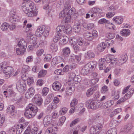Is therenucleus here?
<instances>
[{"label":"nucleus","mask_w":134,"mask_h":134,"mask_svg":"<svg viewBox=\"0 0 134 134\" xmlns=\"http://www.w3.org/2000/svg\"><path fill=\"white\" fill-rule=\"evenodd\" d=\"M71 4L70 1L65 2L63 10L59 14L60 18L63 17L65 23L70 22L71 18L75 19L78 16V14L74 8H72L69 10L71 7Z\"/></svg>","instance_id":"obj_1"},{"label":"nucleus","mask_w":134,"mask_h":134,"mask_svg":"<svg viewBox=\"0 0 134 134\" xmlns=\"http://www.w3.org/2000/svg\"><path fill=\"white\" fill-rule=\"evenodd\" d=\"M38 111V108L34 105L29 104L26 108L24 115L28 119L32 118L36 114Z\"/></svg>","instance_id":"obj_2"},{"label":"nucleus","mask_w":134,"mask_h":134,"mask_svg":"<svg viewBox=\"0 0 134 134\" xmlns=\"http://www.w3.org/2000/svg\"><path fill=\"white\" fill-rule=\"evenodd\" d=\"M16 48V52L18 55H23L25 52L27 47V43L23 38L18 42Z\"/></svg>","instance_id":"obj_3"},{"label":"nucleus","mask_w":134,"mask_h":134,"mask_svg":"<svg viewBox=\"0 0 134 134\" xmlns=\"http://www.w3.org/2000/svg\"><path fill=\"white\" fill-rule=\"evenodd\" d=\"M6 63L2 62L0 64V69H3V72L5 75L7 79L8 78L13 74L14 69L11 66H7L5 67Z\"/></svg>","instance_id":"obj_4"},{"label":"nucleus","mask_w":134,"mask_h":134,"mask_svg":"<svg viewBox=\"0 0 134 134\" xmlns=\"http://www.w3.org/2000/svg\"><path fill=\"white\" fill-rule=\"evenodd\" d=\"M49 28L47 27L46 28L45 26H42L38 27L35 32L37 35H41L40 34H42L44 37H46L49 34Z\"/></svg>","instance_id":"obj_5"},{"label":"nucleus","mask_w":134,"mask_h":134,"mask_svg":"<svg viewBox=\"0 0 134 134\" xmlns=\"http://www.w3.org/2000/svg\"><path fill=\"white\" fill-rule=\"evenodd\" d=\"M86 106L92 109H96L101 107V103L98 100H93L90 102L88 101L86 102Z\"/></svg>","instance_id":"obj_6"},{"label":"nucleus","mask_w":134,"mask_h":134,"mask_svg":"<svg viewBox=\"0 0 134 134\" xmlns=\"http://www.w3.org/2000/svg\"><path fill=\"white\" fill-rule=\"evenodd\" d=\"M134 91L133 88L130 89L127 93L126 94L124 97H122L117 101V104H120L123 102L131 97Z\"/></svg>","instance_id":"obj_7"},{"label":"nucleus","mask_w":134,"mask_h":134,"mask_svg":"<svg viewBox=\"0 0 134 134\" xmlns=\"http://www.w3.org/2000/svg\"><path fill=\"white\" fill-rule=\"evenodd\" d=\"M16 88L19 92H23L26 90V85L22 80H19L16 84Z\"/></svg>","instance_id":"obj_8"},{"label":"nucleus","mask_w":134,"mask_h":134,"mask_svg":"<svg viewBox=\"0 0 134 134\" xmlns=\"http://www.w3.org/2000/svg\"><path fill=\"white\" fill-rule=\"evenodd\" d=\"M102 10L98 8L94 7L92 8L90 11L89 13L92 14L91 16L92 17L95 18L97 16H99L101 14Z\"/></svg>","instance_id":"obj_9"},{"label":"nucleus","mask_w":134,"mask_h":134,"mask_svg":"<svg viewBox=\"0 0 134 134\" xmlns=\"http://www.w3.org/2000/svg\"><path fill=\"white\" fill-rule=\"evenodd\" d=\"M25 7L22 8V9L24 12L26 14L27 16L29 17H33L37 15V11H35V9H32L30 10L29 9H25Z\"/></svg>","instance_id":"obj_10"},{"label":"nucleus","mask_w":134,"mask_h":134,"mask_svg":"<svg viewBox=\"0 0 134 134\" xmlns=\"http://www.w3.org/2000/svg\"><path fill=\"white\" fill-rule=\"evenodd\" d=\"M102 127L103 126L100 124L92 127L90 129V132L91 134H96L102 130Z\"/></svg>","instance_id":"obj_11"},{"label":"nucleus","mask_w":134,"mask_h":134,"mask_svg":"<svg viewBox=\"0 0 134 134\" xmlns=\"http://www.w3.org/2000/svg\"><path fill=\"white\" fill-rule=\"evenodd\" d=\"M62 85L59 82L55 81L53 84L52 87L53 89L56 91L62 92L64 90V88L63 87L61 89Z\"/></svg>","instance_id":"obj_12"},{"label":"nucleus","mask_w":134,"mask_h":134,"mask_svg":"<svg viewBox=\"0 0 134 134\" xmlns=\"http://www.w3.org/2000/svg\"><path fill=\"white\" fill-rule=\"evenodd\" d=\"M32 101L38 105H41L43 103V100L39 94L35 95L32 99Z\"/></svg>","instance_id":"obj_13"},{"label":"nucleus","mask_w":134,"mask_h":134,"mask_svg":"<svg viewBox=\"0 0 134 134\" xmlns=\"http://www.w3.org/2000/svg\"><path fill=\"white\" fill-rule=\"evenodd\" d=\"M75 89L74 84L73 83L69 84L66 90V93L68 95H71Z\"/></svg>","instance_id":"obj_14"},{"label":"nucleus","mask_w":134,"mask_h":134,"mask_svg":"<svg viewBox=\"0 0 134 134\" xmlns=\"http://www.w3.org/2000/svg\"><path fill=\"white\" fill-rule=\"evenodd\" d=\"M81 29L80 23L78 21H76L73 26V29L74 32L78 33Z\"/></svg>","instance_id":"obj_15"},{"label":"nucleus","mask_w":134,"mask_h":134,"mask_svg":"<svg viewBox=\"0 0 134 134\" xmlns=\"http://www.w3.org/2000/svg\"><path fill=\"white\" fill-rule=\"evenodd\" d=\"M52 120V116L49 115L46 116L44 118L43 121L44 126L46 127L51 124Z\"/></svg>","instance_id":"obj_16"},{"label":"nucleus","mask_w":134,"mask_h":134,"mask_svg":"<svg viewBox=\"0 0 134 134\" xmlns=\"http://www.w3.org/2000/svg\"><path fill=\"white\" fill-rule=\"evenodd\" d=\"M99 68L100 70H104L106 66V63L104 58L100 59L98 61Z\"/></svg>","instance_id":"obj_17"},{"label":"nucleus","mask_w":134,"mask_h":134,"mask_svg":"<svg viewBox=\"0 0 134 134\" xmlns=\"http://www.w3.org/2000/svg\"><path fill=\"white\" fill-rule=\"evenodd\" d=\"M85 65L90 71H93L96 68V63L95 61H91L86 64Z\"/></svg>","instance_id":"obj_18"},{"label":"nucleus","mask_w":134,"mask_h":134,"mask_svg":"<svg viewBox=\"0 0 134 134\" xmlns=\"http://www.w3.org/2000/svg\"><path fill=\"white\" fill-rule=\"evenodd\" d=\"M25 7V9H29L32 10V9H35L36 8L35 6L34 5V3L31 1H30L27 2L25 4V6H23L22 8Z\"/></svg>","instance_id":"obj_19"},{"label":"nucleus","mask_w":134,"mask_h":134,"mask_svg":"<svg viewBox=\"0 0 134 134\" xmlns=\"http://www.w3.org/2000/svg\"><path fill=\"white\" fill-rule=\"evenodd\" d=\"M35 93V91L32 87L29 88L25 94V97L27 99L32 96Z\"/></svg>","instance_id":"obj_20"},{"label":"nucleus","mask_w":134,"mask_h":134,"mask_svg":"<svg viewBox=\"0 0 134 134\" xmlns=\"http://www.w3.org/2000/svg\"><path fill=\"white\" fill-rule=\"evenodd\" d=\"M69 77L73 80L75 83H79L81 80V77L80 76H75V74L73 73H70Z\"/></svg>","instance_id":"obj_21"},{"label":"nucleus","mask_w":134,"mask_h":134,"mask_svg":"<svg viewBox=\"0 0 134 134\" xmlns=\"http://www.w3.org/2000/svg\"><path fill=\"white\" fill-rule=\"evenodd\" d=\"M65 28V26H59L56 29V32L57 33V36H61L62 35V33L64 32V30Z\"/></svg>","instance_id":"obj_22"},{"label":"nucleus","mask_w":134,"mask_h":134,"mask_svg":"<svg viewBox=\"0 0 134 134\" xmlns=\"http://www.w3.org/2000/svg\"><path fill=\"white\" fill-rule=\"evenodd\" d=\"M83 36L88 41H91L94 38L93 34L88 32H85L83 34Z\"/></svg>","instance_id":"obj_23"},{"label":"nucleus","mask_w":134,"mask_h":134,"mask_svg":"<svg viewBox=\"0 0 134 134\" xmlns=\"http://www.w3.org/2000/svg\"><path fill=\"white\" fill-rule=\"evenodd\" d=\"M114 101L112 100L108 101L107 102L101 104V108L102 109H106L110 107L114 103Z\"/></svg>","instance_id":"obj_24"},{"label":"nucleus","mask_w":134,"mask_h":134,"mask_svg":"<svg viewBox=\"0 0 134 134\" xmlns=\"http://www.w3.org/2000/svg\"><path fill=\"white\" fill-rule=\"evenodd\" d=\"M128 59V56L126 54H124L121 55L119 58V61L120 64H122L126 62Z\"/></svg>","instance_id":"obj_25"},{"label":"nucleus","mask_w":134,"mask_h":134,"mask_svg":"<svg viewBox=\"0 0 134 134\" xmlns=\"http://www.w3.org/2000/svg\"><path fill=\"white\" fill-rule=\"evenodd\" d=\"M113 21L117 24H120L122 23L123 20V18L120 16H116L113 19Z\"/></svg>","instance_id":"obj_26"},{"label":"nucleus","mask_w":134,"mask_h":134,"mask_svg":"<svg viewBox=\"0 0 134 134\" xmlns=\"http://www.w3.org/2000/svg\"><path fill=\"white\" fill-rule=\"evenodd\" d=\"M120 34L122 36L126 37L130 34V31L127 29H123L120 32Z\"/></svg>","instance_id":"obj_27"},{"label":"nucleus","mask_w":134,"mask_h":134,"mask_svg":"<svg viewBox=\"0 0 134 134\" xmlns=\"http://www.w3.org/2000/svg\"><path fill=\"white\" fill-rule=\"evenodd\" d=\"M62 58L60 57H55L52 59V63L54 65L60 63L62 62Z\"/></svg>","instance_id":"obj_28"},{"label":"nucleus","mask_w":134,"mask_h":134,"mask_svg":"<svg viewBox=\"0 0 134 134\" xmlns=\"http://www.w3.org/2000/svg\"><path fill=\"white\" fill-rule=\"evenodd\" d=\"M133 127V126L132 124H129L124 127L122 131L125 132H127L131 130Z\"/></svg>","instance_id":"obj_29"},{"label":"nucleus","mask_w":134,"mask_h":134,"mask_svg":"<svg viewBox=\"0 0 134 134\" xmlns=\"http://www.w3.org/2000/svg\"><path fill=\"white\" fill-rule=\"evenodd\" d=\"M107 46L104 43H101L99 44L97 47V49L99 52L103 51L106 47Z\"/></svg>","instance_id":"obj_30"},{"label":"nucleus","mask_w":134,"mask_h":134,"mask_svg":"<svg viewBox=\"0 0 134 134\" xmlns=\"http://www.w3.org/2000/svg\"><path fill=\"white\" fill-rule=\"evenodd\" d=\"M50 48L52 51L53 52H55L58 50L57 45L55 43H52L51 44Z\"/></svg>","instance_id":"obj_31"},{"label":"nucleus","mask_w":134,"mask_h":134,"mask_svg":"<svg viewBox=\"0 0 134 134\" xmlns=\"http://www.w3.org/2000/svg\"><path fill=\"white\" fill-rule=\"evenodd\" d=\"M89 71H90L89 70L85 65L81 70V72L82 75H85L87 74Z\"/></svg>","instance_id":"obj_32"},{"label":"nucleus","mask_w":134,"mask_h":134,"mask_svg":"<svg viewBox=\"0 0 134 134\" xmlns=\"http://www.w3.org/2000/svg\"><path fill=\"white\" fill-rule=\"evenodd\" d=\"M64 30V33L67 34H70L72 32V28L69 25H67L65 27Z\"/></svg>","instance_id":"obj_33"},{"label":"nucleus","mask_w":134,"mask_h":134,"mask_svg":"<svg viewBox=\"0 0 134 134\" xmlns=\"http://www.w3.org/2000/svg\"><path fill=\"white\" fill-rule=\"evenodd\" d=\"M114 56L112 55L108 54L106 55V57L105 58V62L106 63H109L111 60L113 59Z\"/></svg>","instance_id":"obj_34"},{"label":"nucleus","mask_w":134,"mask_h":134,"mask_svg":"<svg viewBox=\"0 0 134 134\" xmlns=\"http://www.w3.org/2000/svg\"><path fill=\"white\" fill-rule=\"evenodd\" d=\"M9 24L6 23H3L1 27V30L3 31H6L8 27Z\"/></svg>","instance_id":"obj_35"},{"label":"nucleus","mask_w":134,"mask_h":134,"mask_svg":"<svg viewBox=\"0 0 134 134\" xmlns=\"http://www.w3.org/2000/svg\"><path fill=\"white\" fill-rule=\"evenodd\" d=\"M86 57L87 58H93L95 57V54L94 53L89 51L87 52V55L86 56Z\"/></svg>","instance_id":"obj_36"},{"label":"nucleus","mask_w":134,"mask_h":134,"mask_svg":"<svg viewBox=\"0 0 134 134\" xmlns=\"http://www.w3.org/2000/svg\"><path fill=\"white\" fill-rule=\"evenodd\" d=\"M62 52L64 55H68L70 54V51L69 47H66L63 49Z\"/></svg>","instance_id":"obj_37"},{"label":"nucleus","mask_w":134,"mask_h":134,"mask_svg":"<svg viewBox=\"0 0 134 134\" xmlns=\"http://www.w3.org/2000/svg\"><path fill=\"white\" fill-rule=\"evenodd\" d=\"M47 71L44 70H41L38 73V77L40 78L44 76L46 74Z\"/></svg>","instance_id":"obj_38"},{"label":"nucleus","mask_w":134,"mask_h":134,"mask_svg":"<svg viewBox=\"0 0 134 134\" xmlns=\"http://www.w3.org/2000/svg\"><path fill=\"white\" fill-rule=\"evenodd\" d=\"M94 90V88H90L86 92V95L87 97H89L93 93V91Z\"/></svg>","instance_id":"obj_39"},{"label":"nucleus","mask_w":134,"mask_h":134,"mask_svg":"<svg viewBox=\"0 0 134 134\" xmlns=\"http://www.w3.org/2000/svg\"><path fill=\"white\" fill-rule=\"evenodd\" d=\"M117 133L116 129L113 128L109 130L106 134H117Z\"/></svg>","instance_id":"obj_40"},{"label":"nucleus","mask_w":134,"mask_h":134,"mask_svg":"<svg viewBox=\"0 0 134 134\" xmlns=\"http://www.w3.org/2000/svg\"><path fill=\"white\" fill-rule=\"evenodd\" d=\"M25 127V126H24L23 124H20V128H19L16 130V134H20Z\"/></svg>","instance_id":"obj_41"},{"label":"nucleus","mask_w":134,"mask_h":134,"mask_svg":"<svg viewBox=\"0 0 134 134\" xmlns=\"http://www.w3.org/2000/svg\"><path fill=\"white\" fill-rule=\"evenodd\" d=\"M115 34L113 32H110L106 35V36L107 38L111 39L113 38L115 36Z\"/></svg>","instance_id":"obj_42"},{"label":"nucleus","mask_w":134,"mask_h":134,"mask_svg":"<svg viewBox=\"0 0 134 134\" xmlns=\"http://www.w3.org/2000/svg\"><path fill=\"white\" fill-rule=\"evenodd\" d=\"M119 93L120 92L118 91H116L113 93L112 95L115 100H117L119 98Z\"/></svg>","instance_id":"obj_43"},{"label":"nucleus","mask_w":134,"mask_h":134,"mask_svg":"<svg viewBox=\"0 0 134 134\" xmlns=\"http://www.w3.org/2000/svg\"><path fill=\"white\" fill-rule=\"evenodd\" d=\"M15 107L13 105H10L8 107L6 110L7 112L9 114L12 111L14 110Z\"/></svg>","instance_id":"obj_44"},{"label":"nucleus","mask_w":134,"mask_h":134,"mask_svg":"<svg viewBox=\"0 0 134 134\" xmlns=\"http://www.w3.org/2000/svg\"><path fill=\"white\" fill-rule=\"evenodd\" d=\"M66 120L65 117L63 116L61 117L59 120V124L60 126H61L63 124Z\"/></svg>","instance_id":"obj_45"},{"label":"nucleus","mask_w":134,"mask_h":134,"mask_svg":"<svg viewBox=\"0 0 134 134\" xmlns=\"http://www.w3.org/2000/svg\"><path fill=\"white\" fill-rule=\"evenodd\" d=\"M60 39L62 40V41L63 42V43L64 44H65L67 43L69 40V38L67 36H62L60 38Z\"/></svg>","instance_id":"obj_46"},{"label":"nucleus","mask_w":134,"mask_h":134,"mask_svg":"<svg viewBox=\"0 0 134 134\" xmlns=\"http://www.w3.org/2000/svg\"><path fill=\"white\" fill-rule=\"evenodd\" d=\"M77 103V100L75 98H74L70 103L71 107H74Z\"/></svg>","instance_id":"obj_47"},{"label":"nucleus","mask_w":134,"mask_h":134,"mask_svg":"<svg viewBox=\"0 0 134 134\" xmlns=\"http://www.w3.org/2000/svg\"><path fill=\"white\" fill-rule=\"evenodd\" d=\"M51 58L52 56L50 54H47L44 59V61L46 62H49L50 61Z\"/></svg>","instance_id":"obj_48"},{"label":"nucleus","mask_w":134,"mask_h":134,"mask_svg":"<svg viewBox=\"0 0 134 134\" xmlns=\"http://www.w3.org/2000/svg\"><path fill=\"white\" fill-rule=\"evenodd\" d=\"M34 82V80L32 77H29L27 79V84L29 86L32 85Z\"/></svg>","instance_id":"obj_49"},{"label":"nucleus","mask_w":134,"mask_h":134,"mask_svg":"<svg viewBox=\"0 0 134 134\" xmlns=\"http://www.w3.org/2000/svg\"><path fill=\"white\" fill-rule=\"evenodd\" d=\"M68 111V109L66 107L62 108L59 111L60 114L64 115Z\"/></svg>","instance_id":"obj_50"},{"label":"nucleus","mask_w":134,"mask_h":134,"mask_svg":"<svg viewBox=\"0 0 134 134\" xmlns=\"http://www.w3.org/2000/svg\"><path fill=\"white\" fill-rule=\"evenodd\" d=\"M33 56L32 55L29 56L26 58V62L28 64L29 63L32 62L33 60Z\"/></svg>","instance_id":"obj_51"},{"label":"nucleus","mask_w":134,"mask_h":134,"mask_svg":"<svg viewBox=\"0 0 134 134\" xmlns=\"http://www.w3.org/2000/svg\"><path fill=\"white\" fill-rule=\"evenodd\" d=\"M49 91V89L45 87L42 90V94L44 96H46Z\"/></svg>","instance_id":"obj_52"},{"label":"nucleus","mask_w":134,"mask_h":134,"mask_svg":"<svg viewBox=\"0 0 134 134\" xmlns=\"http://www.w3.org/2000/svg\"><path fill=\"white\" fill-rule=\"evenodd\" d=\"M39 66L38 65H35L32 68V71L34 72H37L39 71Z\"/></svg>","instance_id":"obj_53"},{"label":"nucleus","mask_w":134,"mask_h":134,"mask_svg":"<svg viewBox=\"0 0 134 134\" xmlns=\"http://www.w3.org/2000/svg\"><path fill=\"white\" fill-rule=\"evenodd\" d=\"M80 121L79 118H77L72 121L70 124V127H72L77 124Z\"/></svg>","instance_id":"obj_54"},{"label":"nucleus","mask_w":134,"mask_h":134,"mask_svg":"<svg viewBox=\"0 0 134 134\" xmlns=\"http://www.w3.org/2000/svg\"><path fill=\"white\" fill-rule=\"evenodd\" d=\"M117 60L115 58H114V57L113 58V59H112L110 62V65L112 67H113L114 65H115L116 63H117Z\"/></svg>","instance_id":"obj_55"},{"label":"nucleus","mask_w":134,"mask_h":134,"mask_svg":"<svg viewBox=\"0 0 134 134\" xmlns=\"http://www.w3.org/2000/svg\"><path fill=\"white\" fill-rule=\"evenodd\" d=\"M77 39L74 37H72L70 41V43L72 46L76 44V42L77 41Z\"/></svg>","instance_id":"obj_56"},{"label":"nucleus","mask_w":134,"mask_h":134,"mask_svg":"<svg viewBox=\"0 0 134 134\" xmlns=\"http://www.w3.org/2000/svg\"><path fill=\"white\" fill-rule=\"evenodd\" d=\"M115 14V13L114 12H109L107 13L106 16L108 18H110L113 16Z\"/></svg>","instance_id":"obj_57"},{"label":"nucleus","mask_w":134,"mask_h":134,"mask_svg":"<svg viewBox=\"0 0 134 134\" xmlns=\"http://www.w3.org/2000/svg\"><path fill=\"white\" fill-rule=\"evenodd\" d=\"M9 20L11 23H15V22H16L18 21V19L15 18L14 16H12L10 18Z\"/></svg>","instance_id":"obj_58"},{"label":"nucleus","mask_w":134,"mask_h":134,"mask_svg":"<svg viewBox=\"0 0 134 134\" xmlns=\"http://www.w3.org/2000/svg\"><path fill=\"white\" fill-rule=\"evenodd\" d=\"M53 131V128L52 127H50L47 128L46 130L45 134H49L52 133Z\"/></svg>","instance_id":"obj_59"},{"label":"nucleus","mask_w":134,"mask_h":134,"mask_svg":"<svg viewBox=\"0 0 134 134\" xmlns=\"http://www.w3.org/2000/svg\"><path fill=\"white\" fill-rule=\"evenodd\" d=\"M94 26L93 24L90 23L87 25L86 28L88 30L93 29L94 28Z\"/></svg>","instance_id":"obj_60"},{"label":"nucleus","mask_w":134,"mask_h":134,"mask_svg":"<svg viewBox=\"0 0 134 134\" xmlns=\"http://www.w3.org/2000/svg\"><path fill=\"white\" fill-rule=\"evenodd\" d=\"M77 42L79 45L81 46L83 44L84 42L83 40L81 38H79L77 39Z\"/></svg>","instance_id":"obj_61"},{"label":"nucleus","mask_w":134,"mask_h":134,"mask_svg":"<svg viewBox=\"0 0 134 134\" xmlns=\"http://www.w3.org/2000/svg\"><path fill=\"white\" fill-rule=\"evenodd\" d=\"M108 90V89L107 86H104L102 88L101 90V92L102 93H105L107 92Z\"/></svg>","instance_id":"obj_62"},{"label":"nucleus","mask_w":134,"mask_h":134,"mask_svg":"<svg viewBox=\"0 0 134 134\" xmlns=\"http://www.w3.org/2000/svg\"><path fill=\"white\" fill-rule=\"evenodd\" d=\"M38 132V129L37 127H34L31 131V134H37Z\"/></svg>","instance_id":"obj_63"},{"label":"nucleus","mask_w":134,"mask_h":134,"mask_svg":"<svg viewBox=\"0 0 134 134\" xmlns=\"http://www.w3.org/2000/svg\"><path fill=\"white\" fill-rule=\"evenodd\" d=\"M44 83V81L42 79H39L38 80L36 84L37 85H39L41 86Z\"/></svg>","instance_id":"obj_64"}]
</instances>
